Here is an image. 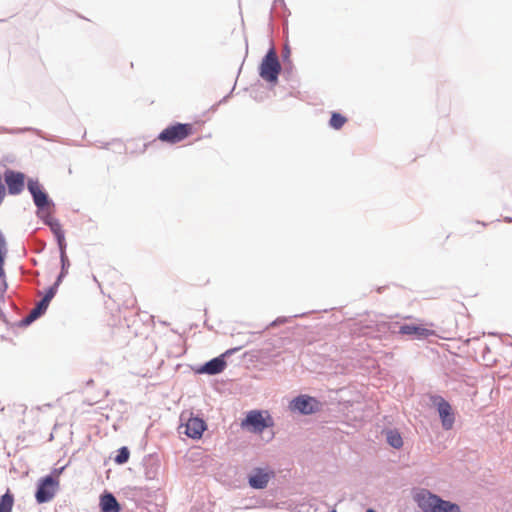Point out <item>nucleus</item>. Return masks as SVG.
I'll return each mask as SVG.
<instances>
[{
    "label": "nucleus",
    "instance_id": "bb28decb",
    "mask_svg": "<svg viewBox=\"0 0 512 512\" xmlns=\"http://www.w3.org/2000/svg\"><path fill=\"white\" fill-rule=\"evenodd\" d=\"M332 512H336L335 510H333Z\"/></svg>",
    "mask_w": 512,
    "mask_h": 512
},
{
    "label": "nucleus",
    "instance_id": "6ab92c4d",
    "mask_svg": "<svg viewBox=\"0 0 512 512\" xmlns=\"http://www.w3.org/2000/svg\"><path fill=\"white\" fill-rule=\"evenodd\" d=\"M386 439L393 448L400 449L403 446L402 437L396 430H388L386 432Z\"/></svg>",
    "mask_w": 512,
    "mask_h": 512
},
{
    "label": "nucleus",
    "instance_id": "20e7f679",
    "mask_svg": "<svg viewBox=\"0 0 512 512\" xmlns=\"http://www.w3.org/2000/svg\"><path fill=\"white\" fill-rule=\"evenodd\" d=\"M273 425L272 418L267 414L264 417L263 413L258 410L250 411L246 418L242 421L241 426L248 428L253 432H262L265 428Z\"/></svg>",
    "mask_w": 512,
    "mask_h": 512
},
{
    "label": "nucleus",
    "instance_id": "f257e3e1",
    "mask_svg": "<svg viewBox=\"0 0 512 512\" xmlns=\"http://www.w3.org/2000/svg\"><path fill=\"white\" fill-rule=\"evenodd\" d=\"M194 132L193 124L176 123L162 130L158 135V139L168 144H176L193 135Z\"/></svg>",
    "mask_w": 512,
    "mask_h": 512
},
{
    "label": "nucleus",
    "instance_id": "7ed1b4c3",
    "mask_svg": "<svg viewBox=\"0 0 512 512\" xmlns=\"http://www.w3.org/2000/svg\"><path fill=\"white\" fill-rule=\"evenodd\" d=\"M280 70L281 66L278 57L273 50H270L261 63L260 76L268 82H275Z\"/></svg>",
    "mask_w": 512,
    "mask_h": 512
},
{
    "label": "nucleus",
    "instance_id": "ddd939ff",
    "mask_svg": "<svg viewBox=\"0 0 512 512\" xmlns=\"http://www.w3.org/2000/svg\"><path fill=\"white\" fill-rule=\"evenodd\" d=\"M28 189L33 196L35 205L43 209L49 205L47 194L42 190L38 181H29Z\"/></svg>",
    "mask_w": 512,
    "mask_h": 512
},
{
    "label": "nucleus",
    "instance_id": "f8f14e48",
    "mask_svg": "<svg viewBox=\"0 0 512 512\" xmlns=\"http://www.w3.org/2000/svg\"><path fill=\"white\" fill-rule=\"evenodd\" d=\"M5 182L9 193L12 195H17L24 189V175L22 173L6 171Z\"/></svg>",
    "mask_w": 512,
    "mask_h": 512
},
{
    "label": "nucleus",
    "instance_id": "a878e982",
    "mask_svg": "<svg viewBox=\"0 0 512 512\" xmlns=\"http://www.w3.org/2000/svg\"><path fill=\"white\" fill-rule=\"evenodd\" d=\"M367 512H375L373 509H368Z\"/></svg>",
    "mask_w": 512,
    "mask_h": 512
},
{
    "label": "nucleus",
    "instance_id": "aec40b11",
    "mask_svg": "<svg viewBox=\"0 0 512 512\" xmlns=\"http://www.w3.org/2000/svg\"><path fill=\"white\" fill-rule=\"evenodd\" d=\"M436 512H461L460 507L449 501L440 498L439 503L436 504Z\"/></svg>",
    "mask_w": 512,
    "mask_h": 512
},
{
    "label": "nucleus",
    "instance_id": "f3484780",
    "mask_svg": "<svg viewBox=\"0 0 512 512\" xmlns=\"http://www.w3.org/2000/svg\"><path fill=\"white\" fill-rule=\"evenodd\" d=\"M49 226L51 228V231L55 235L59 248L66 247L65 237H64V231L62 229V226L59 222L53 221L49 223Z\"/></svg>",
    "mask_w": 512,
    "mask_h": 512
},
{
    "label": "nucleus",
    "instance_id": "4be33fe9",
    "mask_svg": "<svg viewBox=\"0 0 512 512\" xmlns=\"http://www.w3.org/2000/svg\"><path fill=\"white\" fill-rule=\"evenodd\" d=\"M346 122L347 118L345 116L340 113L333 112L329 124L333 129L339 130L345 125Z\"/></svg>",
    "mask_w": 512,
    "mask_h": 512
},
{
    "label": "nucleus",
    "instance_id": "9b49d317",
    "mask_svg": "<svg viewBox=\"0 0 512 512\" xmlns=\"http://www.w3.org/2000/svg\"><path fill=\"white\" fill-rule=\"evenodd\" d=\"M183 433L192 439H200L206 430V423L198 417H190L186 424L183 425Z\"/></svg>",
    "mask_w": 512,
    "mask_h": 512
},
{
    "label": "nucleus",
    "instance_id": "412c9836",
    "mask_svg": "<svg viewBox=\"0 0 512 512\" xmlns=\"http://www.w3.org/2000/svg\"><path fill=\"white\" fill-rule=\"evenodd\" d=\"M60 256H61V263H62V270L60 275L58 276V279L56 281V285H59L62 278L67 274L68 268L70 266L69 259L66 255V247L60 248Z\"/></svg>",
    "mask_w": 512,
    "mask_h": 512
},
{
    "label": "nucleus",
    "instance_id": "dca6fc26",
    "mask_svg": "<svg viewBox=\"0 0 512 512\" xmlns=\"http://www.w3.org/2000/svg\"><path fill=\"white\" fill-rule=\"evenodd\" d=\"M48 308V305L43 302L42 300L36 305V307H34L30 313L28 314V316L25 318L24 322L26 324H30L32 323L34 320H36L39 316H41L45 311L46 309Z\"/></svg>",
    "mask_w": 512,
    "mask_h": 512
},
{
    "label": "nucleus",
    "instance_id": "0eeeda50",
    "mask_svg": "<svg viewBox=\"0 0 512 512\" xmlns=\"http://www.w3.org/2000/svg\"><path fill=\"white\" fill-rule=\"evenodd\" d=\"M319 408V402L310 396L301 395L294 398L290 403V409L292 411H298L301 414H312Z\"/></svg>",
    "mask_w": 512,
    "mask_h": 512
},
{
    "label": "nucleus",
    "instance_id": "6e6552de",
    "mask_svg": "<svg viewBox=\"0 0 512 512\" xmlns=\"http://www.w3.org/2000/svg\"><path fill=\"white\" fill-rule=\"evenodd\" d=\"M432 327L433 324H404L400 326L399 333L403 335L413 336L417 339H425L436 334L435 330Z\"/></svg>",
    "mask_w": 512,
    "mask_h": 512
},
{
    "label": "nucleus",
    "instance_id": "9d476101",
    "mask_svg": "<svg viewBox=\"0 0 512 512\" xmlns=\"http://www.w3.org/2000/svg\"><path fill=\"white\" fill-rule=\"evenodd\" d=\"M274 475L272 470L256 468L249 476V485L255 489H263L268 485Z\"/></svg>",
    "mask_w": 512,
    "mask_h": 512
},
{
    "label": "nucleus",
    "instance_id": "5701e85b",
    "mask_svg": "<svg viewBox=\"0 0 512 512\" xmlns=\"http://www.w3.org/2000/svg\"><path fill=\"white\" fill-rule=\"evenodd\" d=\"M130 456L129 450L126 447H122L118 450V454L115 457V462L117 464H124L128 461Z\"/></svg>",
    "mask_w": 512,
    "mask_h": 512
},
{
    "label": "nucleus",
    "instance_id": "f03ea898",
    "mask_svg": "<svg viewBox=\"0 0 512 512\" xmlns=\"http://www.w3.org/2000/svg\"><path fill=\"white\" fill-rule=\"evenodd\" d=\"M430 401L437 409L443 429H452L455 423V413L450 403L439 395H431Z\"/></svg>",
    "mask_w": 512,
    "mask_h": 512
},
{
    "label": "nucleus",
    "instance_id": "423d86ee",
    "mask_svg": "<svg viewBox=\"0 0 512 512\" xmlns=\"http://www.w3.org/2000/svg\"><path fill=\"white\" fill-rule=\"evenodd\" d=\"M6 254H7L6 243H5V240H4L3 236H2V234L0 233V284H1V289H0V315L3 312V309L6 306L10 305L9 301L4 297V292L7 289L6 274H5V270H4V263H5Z\"/></svg>",
    "mask_w": 512,
    "mask_h": 512
},
{
    "label": "nucleus",
    "instance_id": "39448f33",
    "mask_svg": "<svg viewBox=\"0 0 512 512\" xmlns=\"http://www.w3.org/2000/svg\"><path fill=\"white\" fill-rule=\"evenodd\" d=\"M59 487V480L52 476L41 479L35 494L38 503H46L53 499Z\"/></svg>",
    "mask_w": 512,
    "mask_h": 512
},
{
    "label": "nucleus",
    "instance_id": "1a4fd4ad",
    "mask_svg": "<svg viewBox=\"0 0 512 512\" xmlns=\"http://www.w3.org/2000/svg\"><path fill=\"white\" fill-rule=\"evenodd\" d=\"M414 500L423 512H436V504L439 503L440 497L427 490H421L415 494Z\"/></svg>",
    "mask_w": 512,
    "mask_h": 512
},
{
    "label": "nucleus",
    "instance_id": "a211bd4d",
    "mask_svg": "<svg viewBox=\"0 0 512 512\" xmlns=\"http://www.w3.org/2000/svg\"><path fill=\"white\" fill-rule=\"evenodd\" d=\"M14 505V496L8 489L0 498V512H11Z\"/></svg>",
    "mask_w": 512,
    "mask_h": 512
},
{
    "label": "nucleus",
    "instance_id": "2eb2a0df",
    "mask_svg": "<svg viewBox=\"0 0 512 512\" xmlns=\"http://www.w3.org/2000/svg\"><path fill=\"white\" fill-rule=\"evenodd\" d=\"M100 507L102 512H119L120 505L117 502L116 498L110 494H104L100 498Z\"/></svg>",
    "mask_w": 512,
    "mask_h": 512
},
{
    "label": "nucleus",
    "instance_id": "4468645a",
    "mask_svg": "<svg viewBox=\"0 0 512 512\" xmlns=\"http://www.w3.org/2000/svg\"><path fill=\"white\" fill-rule=\"evenodd\" d=\"M226 367V362L222 356L216 357L210 361H208L205 365H203L198 372L215 375L221 373Z\"/></svg>",
    "mask_w": 512,
    "mask_h": 512
},
{
    "label": "nucleus",
    "instance_id": "b1692460",
    "mask_svg": "<svg viewBox=\"0 0 512 512\" xmlns=\"http://www.w3.org/2000/svg\"><path fill=\"white\" fill-rule=\"evenodd\" d=\"M57 286L58 285H56V283H55L53 287L49 288V290L47 291V293L43 297L42 301L45 302L47 305H49L50 301L54 297V295L56 293V287Z\"/></svg>",
    "mask_w": 512,
    "mask_h": 512
},
{
    "label": "nucleus",
    "instance_id": "393cba45",
    "mask_svg": "<svg viewBox=\"0 0 512 512\" xmlns=\"http://www.w3.org/2000/svg\"><path fill=\"white\" fill-rule=\"evenodd\" d=\"M57 286L58 285H56V283H55L53 287L49 288V290L47 291V293L43 297L42 301L45 302L47 305H49L50 301L54 297V295L56 293V287Z\"/></svg>",
    "mask_w": 512,
    "mask_h": 512
}]
</instances>
